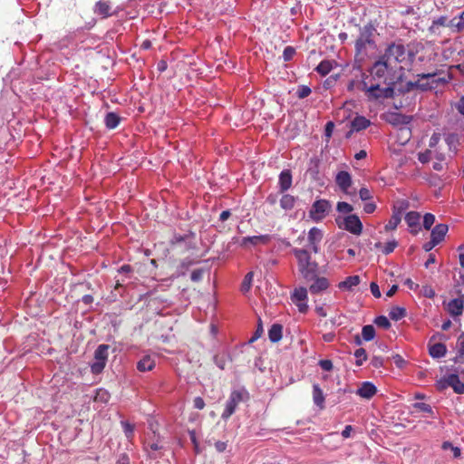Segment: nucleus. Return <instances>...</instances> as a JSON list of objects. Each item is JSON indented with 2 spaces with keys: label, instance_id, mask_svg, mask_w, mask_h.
I'll list each match as a JSON object with an SVG mask.
<instances>
[{
  "label": "nucleus",
  "instance_id": "f257e3e1",
  "mask_svg": "<svg viewBox=\"0 0 464 464\" xmlns=\"http://www.w3.org/2000/svg\"><path fill=\"white\" fill-rule=\"evenodd\" d=\"M396 70L379 58L370 70L371 80L384 85H395Z\"/></svg>",
  "mask_w": 464,
  "mask_h": 464
},
{
  "label": "nucleus",
  "instance_id": "f03ea898",
  "mask_svg": "<svg viewBox=\"0 0 464 464\" xmlns=\"http://www.w3.org/2000/svg\"><path fill=\"white\" fill-rule=\"evenodd\" d=\"M298 262V270L305 280L314 279L318 273V264L313 261L307 249L293 250Z\"/></svg>",
  "mask_w": 464,
  "mask_h": 464
},
{
  "label": "nucleus",
  "instance_id": "7ed1b4c3",
  "mask_svg": "<svg viewBox=\"0 0 464 464\" xmlns=\"http://www.w3.org/2000/svg\"><path fill=\"white\" fill-rule=\"evenodd\" d=\"M375 29L372 25H365L360 30V35L355 42V55L363 59L369 50L375 49L373 39Z\"/></svg>",
  "mask_w": 464,
  "mask_h": 464
},
{
  "label": "nucleus",
  "instance_id": "20e7f679",
  "mask_svg": "<svg viewBox=\"0 0 464 464\" xmlns=\"http://www.w3.org/2000/svg\"><path fill=\"white\" fill-rule=\"evenodd\" d=\"M361 89L365 92L368 100L376 101L379 99H389L394 95V86L386 85L382 87L383 83L371 82L370 83L366 81H362L361 83Z\"/></svg>",
  "mask_w": 464,
  "mask_h": 464
},
{
  "label": "nucleus",
  "instance_id": "39448f33",
  "mask_svg": "<svg viewBox=\"0 0 464 464\" xmlns=\"http://www.w3.org/2000/svg\"><path fill=\"white\" fill-rule=\"evenodd\" d=\"M439 72L435 71L429 73H420L418 77V90L427 92L437 88L439 85H443L450 81V76L438 77Z\"/></svg>",
  "mask_w": 464,
  "mask_h": 464
},
{
  "label": "nucleus",
  "instance_id": "423d86ee",
  "mask_svg": "<svg viewBox=\"0 0 464 464\" xmlns=\"http://www.w3.org/2000/svg\"><path fill=\"white\" fill-rule=\"evenodd\" d=\"M405 53L406 51L403 44H392L386 48L384 53L380 56V59L396 70L398 64L404 61Z\"/></svg>",
  "mask_w": 464,
  "mask_h": 464
},
{
  "label": "nucleus",
  "instance_id": "0eeeda50",
  "mask_svg": "<svg viewBox=\"0 0 464 464\" xmlns=\"http://www.w3.org/2000/svg\"><path fill=\"white\" fill-rule=\"evenodd\" d=\"M110 346L108 344H100L94 352L95 362L91 364V370L93 374L101 373L106 366Z\"/></svg>",
  "mask_w": 464,
  "mask_h": 464
},
{
  "label": "nucleus",
  "instance_id": "6e6552de",
  "mask_svg": "<svg viewBox=\"0 0 464 464\" xmlns=\"http://www.w3.org/2000/svg\"><path fill=\"white\" fill-rule=\"evenodd\" d=\"M331 209V204L326 199L315 200L311 209L309 210V217L315 222L322 221Z\"/></svg>",
  "mask_w": 464,
  "mask_h": 464
},
{
  "label": "nucleus",
  "instance_id": "1a4fd4ad",
  "mask_svg": "<svg viewBox=\"0 0 464 464\" xmlns=\"http://www.w3.org/2000/svg\"><path fill=\"white\" fill-rule=\"evenodd\" d=\"M243 401V394L240 391L231 392L227 401L226 408L221 415L223 420H227L235 411L237 405Z\"/></svg>",
  "mask_w": 464,
  "mask_h": 464
},
{
  "label": "nucleus",
  "instance_id": "9d476101",
  "mask_svg": "<svg viewBox=\"0 0 464 464\" xmlns=\"http://www.w3.org/2000/svg\"><path fill=\"white\" fill-rule=\"evenodd\" d=\"M339 227L356 236L362 234L363 227L359 217L354 214L345 217L343 218V225H339Z\"/></svg>",
  "mask_w": 464,
  "mask_h": 464
},
{
  "label": "nucleus",
  "instance_id": "9b49d317",
  "mask_svg": "<svg viewBox=\"0 0 464 464\" xmlns=\"http://www.w3.org/2000/svg\"><path fill=\"white\" fill-rule=\"evenodd\" d=\"M308 243L309 247L314 253H318L319 251V244L323 239V232L318 227H312L308 232Z\"/></svg>",
  "mask_w": 464,
  "mask_h": 464
},
{
  "label": "nucleus",
  "instance_id": "f8f14e48",
  "mask_svg": "<svg viewBox=\"0 0 464 464\" xmlns=\"http://www.w3.org/2000/svg\"><path fill=\"white\" fill-rule=\"evenodd\" d=\"M420 215L417 211H410L405 216V222L411 228V233L417 235L420 230Z\"/></svg>",
  "mask_w": 464,
  "mask_h": 464
},
{
  "label": "nucleus",
  "instance_id": "ddd939ff",
  "mask_svg": "<svg viewBox=\"0 0 464 464\" xmlns=\"http://www.w3.org/2000/svg\"><path fill=\"white\" fill-rule=\"evenodd\" d=\"M335 182L343 192L348 193V188L352 185V177L349 172L342 170L337 173Z\"/></svg>",
  "mask_w": 464,
  "mask_h": 464
},
{
  "label": "nucleus",
  "instance_id": "4468645a",
  "mask_svg": "<svg viewBox=\"0 0 464 464\" xmlns=\"http://www.w3.org/2000/svg\"><path fill=\"white\" fill-rule=\"evenodd\" d=\"M464 310L463 296L450 300L447 304V311L452 316L461 315Z\"/></svg>",
  "mask_w": 464,
  "mask_h": 464
},
{
  "label": "nucleus",
  "instance_id": "2eb2a0df",
  "mask_svg": "<svg viewBox=\"0 0 464 464\" xmlns=\"http://www.w3.org/2000/svg\"><path fill=\"white\" fill-rule=\"evenodd\" d=\"M292 182L293 178L290 169H284L281 171L278 179L279 192L285 193L287 191L291 188Z\"/></svg>",
  "mask_w": 464,
  "mask_h": 464
},
{
  "label": "nucleus",
  "instance_id": "dca6fc26",
  "mask_svg": "<svg viewBox=\"0 0 464 464\" xmlns=\"http://www.w3.org/2000/svg\"><path fill=\"white\" fill-rule=\"evenodd\" d=\"M309 281H314L313 284L309 286V291L313 295H317L329 287V282L327 278L319 277L317 275L314 279H310Z\"/></svg>",
  "mask_w": 464,
  "mask_h": 464
},
{
  "label": "nucleus",
  "instance_id": "f3484780",
  "mask_svg": "<svg viewBox=\"0 0 464 464\" xmlns=\"http://www.w3.org/2000/svg\"><path fill=\"white\" fill-rule=\"evenodd\" d=\"M111 6L108 0H99L95 3L93 12L101 15L102 18H107L111 15Z\"/></svg>",
  "mask_w": 464,
  "mask_h": 464
},
{
  "label": "nucleus",
  "instance_id": "a211bd4d",
  "mask_svg": "<svg viewBox=\"0 0 464 464\" xmlns=\"http://www.w3.org/2000/svg\"><path fill=\"white\" fill-rule=\"evenodd\" d=\"M377 392L375 385L370 382H362V386L358 389L357 394L364 399H371Z\"/></svg>",
  "mask_w": 464,
  "mask_h": 464
},
{
  "label": "nucleus",
  "instance_id": "6ab92c4d",
  "mask_svg": "<svg viewBox=\"0 0 464 464\" xmlns=\"http://www.w3.org/2000/svg\"><path fill=\"white\" fill-rule=\"evenodd\" d=\"M449 230V227L446 224H438L436 225L430 233V238L440 244L443 241L447 232Z\"/></svg>",
  "mask_w": 464,
  "mask_h": 464
},
{
  "label": "nucleus",
  "instance_id": "aec40b11",
  "mask_svg": "<svg viewBox=\"0 0 464 464\" xmlns=\"http://www.w3.org/2000/svg\"><path fill=\"white\" fill-rule=\"evenodd\" d=\"M370 125H371L370 120H368L364 116L357 115L351 121V131L350 132L363 130L367 129Z\"/></svg>",
  "mask_w": 464,
  "mask_h": 464
},
{
  "label": "nucleus",
  "instance_id": "412c9836",
  "mask_svg": "<svg viewBox=\"0 0 464 464\" xmlns=\"http://www.w3.org/2000/svg\"><path fill=\"white\" fill-rule=\"evenodd\" d=\"M155 365V360L150 355H145L137 362V369L143 372L153 370Z\"/></svg>",
  "mask_w": 464,
  "mask_h": 464
},
{
  "label": "nucleus",
  "instance_id": "4be33fe9",
  "mask_svg": "<svg viewBox=\"0 0 464 464\" xmlns=\"http://www.w3.org/2000/svg\"><path fill=\"white\" fill-rule=\"evenodd\" d=\"M448 384L458 394L464 393V383L459 380L457 374H450L448 376Z\"/></svg>",
  "mask_w": 464,
  "mask_h": 464
},
{
  "label": "nucleus",
  "instance_id": "5701e85b",
  "mask_svg": "<svg viewBox=\"0 0 464 464\" xmlns=\"http://www.w3.org/2000/svg\"><path fill=\"white\" fill-rule=\"evenodd\" d=\"M361 282L359 276H351L345 278V280L338 284V287L342 290L351 291L353 287L358 285Z\"/></svg>",
  "mask_w": 464,
  "mask_h": 464
},
{
  "label": "nucleus",
  "instance_id": "b1692460",
  "mask_svg": "<svg viewBox=\"0 0 464 464\" xmlns=\"http://www.w3.org/2000/svg\"><path fill=\"white\" fill-rule=\"evenodd\" d=\"M282 194L283 195L279 200L281 208L285 211L292 210L295 208L296 198L290 194H286L285 192Z\"/></svg>",
  "mask_w": 464,
  "mask_h": 464
},
{
  "label": "nucleus",
  "instance_id": "393cba45",
  "mask_svg": "<svg viewBox=\"0 0 464 464\" xmlns=\"http://www.w3.org/2000/svg\"><path fill=\"white\" fill-rule=\"evenodd\" d=\"M313 401L321 410L324 409V395L318 384L313 385Z\"/></svg>",
  "mask_w": 464,
  "mask_h": 464
},
{
  "label": "nucleus",
  "instance_id": "a878e982",
  "mask_svg": "<svg viewBox=\"0 0 464 464\" xmlns=\"http://www.w3.org/2000/svg\"><path fill=\"white\" fill-rule=\"evenodd\" d=\"M411 137V130L407 125L401 126L397 130V140L400 144H406Z\"/></svg>",
  "mask_w": 464,
  "mask_h": 464
},
{
  "label": "nucleus",
  "instance_id": "bb28decb",
  "mask_svg": "<svg viewBox=\"0 0 464 464\" xmlns=\"http://www.w3.org/2000/svg\"><path fill=\"white\" fill-rule=\"evenodd\" d=\"M283 336V326L279 324H274L269 331L268 337L272 343H277L282 339Z\"/></svg>",
  "mask_w": 464,
  "mask_h": 464
},
{
  "label": "nucleus",
  "instance_id": "cd10ccee",
  "mask_svg": "<svg viewBox=\"0 0 464 464\" xmlns=\"http://www.w3.org/2000/svg\"><path fill=\"white\" fill-rule=\"evenodd\" d=\"M447 353L446 345L441 343H437L430 346L429 353L432 358H441Z\"/></svg>",
  "mask_w": 464,
  "mask_h": 464
},
{
  "label": "nucleus",
  "instance_id": "c85d7f7f",
  "mask_svg": "<svg viewBox=\"0 0 464 464\" xmlns=\"http://www.w3.org/2000/svg\"><path fill=\"white\" fill-rule=\"evenodd\" d=\"M410 208V202L407 199L401 198L394 202L392 207L393 214L402 217V214Z\"/></svg>",
  "mask_w": 464,
  "mask_h": 464
},
{
  "label": "nucleus",
  "instance_id": "c756f323",
  "mask_svg": "<svg viewBox=\"0 0 464 464\" xmlns=\"http://www.w3.org/2000/svg\"><path fill=\"white\" fill-rule=\"evenodd\" d=\"M121 121V118L115 112H108L105 116L104 122L108 129H115Z\"/></svg>",
  "mask_w": 464,
  "mask_h": 464
},
{
  "label": "nucleus",
  "instance_id": "7c9ffc66",
  "mask_svg": "<svg viewBox=\"0 0 464 464\" xmlns=\"http://www.w3.org/2000/svg\"><path fill=\"white\" fill-rule=\"evenodd\" d=\"M375 337V329L372 324L364 325L362 329V338L365 342H370Z\"/></svg>",
  "mask_w": 464,
  "mask_h": 464
},
{
  "label": "nucleus",
  "instance_id": "2f4dec72",
  "mask_svg": "<svg viewBox=\"0 0 464 464\" xmlns=\"http://www.w3.org/2000/svg\"><path fill=\"white\" fill-rule=\"evenodd\" d=\"M389 316L392 320L399 321L406 316V310L403 307L394 306L390 310Z\"/></svg>",
  "mask_w": 464,
  "mask_h": 464
},
{
  "label": "nucleus",
  "instance_id": "473e14b6",
  "mask_svg": "<svg viewBox=\"0 0 464 464\" xmlns=\"http://www.w3.org/2000/svg\"><path fill=\"white\" fill-rule=\"evenodd\" d=\"M333 69V63L331 61L324 60L316 67V72L323 76L328 74Z\"/></svg>",
  "mask_w": 464,
  "mask_h": 464
},
{
  "label": "nucleus",
  "instance_id": "72a5a7b5",
  "mask_svg": "<svg viewBox=\"0 0 464 464\" xmlns=\"http://www.w3.org/2000/svg\"><path fill=\"white\" fill-rule=\"evenodd\" d=\"M387 121L392 125L401 124V126L406 125L408 123V121H406V117L398 113L390 114L387 118Z\"/></svg>",
  "mask_w": 464,
  "mask_h": 464
},
{
  "label": "nucleus",
  "instance_id": "f704fd0d",
  "mask_svg": "<svg viewBox=\"0 0 464 464\" xmlns=\"http://www.w3.org/2000/svg\"><path fill=\"white\" fill-rule=\"evenodd\" d=\"M268 239L267 236H254V237H246L242 240V246H246L247 243L252 245H257L259 243H265Z\"/></svg>",
  "mask_w": 464,
  "mask_h": 464
},
{
  "label": "nucleus",
  "instance_id": "c9c22d12",
  "mask_svg": "<svg viewBox=\"0 0 464 464\" xmlns=\"http://www.w3.org/2000/svg\"><path fill=\"white\" fill-rule=\"evenodd\" d=\"M307 299V290L306 288L301 287L299 289H295L292 295V300L294 303L303 302Z\"/></svg>",
  "mask_w": 464,
  "mask_h": 464
},
{
  "label": "nucleus",
  "instance_id": "e433bc0d",
  "mask_svg": "<svg viewBox=\"0 0 464 464\" xmlns=\"http://www.w3.org/2000/svg\"><path fill=\"white\" fill-rule=\"evenodd\" d=\"M448 27L451 29L453 33H462L464 32V24L459 22L458 17L452 18L447 24Z\"/></svg>",
  "mask_w": 464,
  "mask_h": 464
},
{
  "label": "nucleus",
  "instance_id": "4c0bfd02",
  "mask_svg": "<svg viewBox=\"0 0 464 464\" xmlns=\"http://www.w3.org/2000/svg\"><path fill=\"white\" fill-rule=\"evenodd\" d=\"M401 221V217L392 213L389 222L385 225V230L389 231L396 229Z\"/></svg>",
  "mask_w": 464,
  "mask_h": 464
},
{
  "label": "nucleus",
  "instance_id": "58836bf2",
  "mask_svg": "<svg viewBox=\"0 0 464 464\" xmlns=\"http://www.w3.org/2000/svg\"><path fill=\"white\" fill-rule=\"evenodd\" d=\"M354 356L356 358L355 364L357 366L362 365V363L367 360V353L363 348H359L354 352Z\"/></svg>",
  "mask_w": 464,
  "mask_h": 464
},
{
  "label": "nucleus",
  "instance_id": "ea45409f",
  "mask_svg": "<svg viewBox=\"0 0 464 464\" xmlns=\"http://www.w3.org/2000/svg\"><path fill=\"white\" fill-rule=\"evenodd\" d=\"M252 280H253V273L249 272L245 276L244 280L241 284V291L243 293H246L249 291V289L251 288Z\"/></svg>",
  "mask_w": 464,
  "mask_h": 464
},
{
  "label": "nucleus",
  "instance_id": "a19ab883",
  "mask_svg": "<svg viewBox=\"0 0 464 464\" xmlns=\"http://www.w3.org/2000/svg\"><path fill=\"white\" fill-rule=\"evenodd\" d=\"M373 322L378 327L383 329H389L392 325L389 319L384 315L377 316Z\"/></svg>",
  "mask_w": 464,
  "mask_h": 464
},
{
  "label": "nucleus",
  "instance_id": "79ce46f5",
  "mask_svg": "<svg viewBox=\"0 0 464 464\" xmlns=\"http://www.w3.org/2000/svg\"><path fill=\"white\" fill-rule=\"evenodd\" d=\"M110 393L104 389H99L96 392L94 400L96 401L107 402L110 400Z\"/></svg>",
  "mask_w": 464,
  "mask_h": 464
},
{
  "label": "nucleus",
  "instance_id": "37998d69",
  "mask_svg": "<svg viewBox=\"0 0 464 464\" xmlns=\"http://www.w3.org/2000/svg\"><path fill=\"white\" fill-rule=\"evenodd\" d=\"M435 222V216L431 213H426L423 217V227L430 230Z\"/></svg>",
  "mask_w": 464,
  "mask_h": 464
},
{
  "label": "nucleus",
  "instance_id": "c03bdc74",
  "mask_svg": "<svg viewBox=\"0 0 464 464\" xmlns=\"http://www.w3.org/2000/svg\"><path fill=\"white\" fill-rule=\"evenodd\" d=\"M336 209L341 213H351L353 210V208L347 202H338Z\"/></svg>",
  "mask_w": 464,
  "mask_h": 464
},
{
  "label": "nucleus",
  "instance_id": "a18cd8bd",
  "mask_svg": "<svg viewBox=\"0 0 464 464\" xmlns=\"http://www.w3.org/2000/svg\"><path fill=\"white\" fill-rule=\"evenodd\" d=\"M311 89L306 85H301L297 90V97L299 99L306 98L311 94Z\"/></svg>",
  "mask_w": 464,
  "mask_h": 464
},
{
  "label": "nucleus",
  "instance_id": "49530a36",
  "mask_svg": "<svg viewBox=\"0 0 464 464\" xmlns=\"http://www.w3.org/2000/svg\"><path fill=\"white\" fill-rule=\"evenodd\" d=\"M124 433L128 439L132 438L134 432V426L127 421L121 422Z\"/></svg>",
  "mask_w": 464,
  "mask_h": 464
},
{
  "label": "nucleus",
  "instance_id": "de8ad7c7",
  "mask_svg": "<svg viewBox=\"0 0 464 464\" xmlns=\"http://www.w3.org/2000/svg\"><path fill=\"white\" fill-rule=\"evenodd\" d=\"M295 53V50L294 47L292 46H286L283 52V57H284V60L286 62V61H290L294 55Z\"/></svg>",
  "mask_w": 464,
  "mask_h": 464
},
{
  "label": "nucleus",
  "instance_id": "09e8293b",
  "mask_svg": "<svg viewBox=\"0 0 464 464\" xmlns=\"http://www.w3.org/2000/svg\"><path fill=\"white\" fill-rule=\"evenodd\" d=\"M397 246H398V243L395 240L387 242L382 249V253L385 255H389L392 252H393V250L396 248Z\"/></svg>",
  "mask_w": 464,
  "mask_h": 464
},
{
  "label": "nucleus",
  "instance_id": "8fccbe9b",
  "mask_svg": "<svg viewBox=\"0 0 464 464\" xmlns=\"http://www.w3.org/2000/svg\"><path fill=\"white\" fill-rule=\"evenodd\" d=\"M447 17L446 16H440L439 18L433 20L432 24L430 26V30H433L436 26H447Z\"/></svg>",
  "mask_w": 464,
  "mask_h": 464
},
{
  "label": "nucleus",
  "instance_id": "3c124183",
  "mask_svg": "<svg viewBox=\"0 0 464 464\" xmlns=\"http://www.w3.org/2000/svg\"><path fill=\"white\" fill-rule=\"evenodd\" d=\"M430 150H426L425 151L418 154V160L423 164L428 163L430 160Z\"/></svg>",
  "mask_w": 464,
  "mask_h": 464
},
{
  "label": "nucleus",
  "instance_id": "603ef678",
  "mask_svg": "<svg viewBox=\"0 0 464 464\" xmlns=\"http://www.w3.org/2000/svg\"><path fill=\"white\" fill-rule=\"evenodd\" d=\"M414 407L418 410H420V411H423V412H427V413H430L432 414L433 413V411L430 407V405L427 404V403H424V402H417L414 404Z\"/></svg>",
  "mask_w": 464,
  "mask_h": 464
},
{
  "label": "nucleus",
  "instance_id": "864d4df0",
  "mask_svg": "<svg viewBox=\"0 0 464 464\" xmlns=\"http://www.w3.org/2000/svg\"><path fill=\"white\" fill-rule=\"evenodd\" d=\"M359 196L362 201L369 200L372 198L371 191L367 188H362L359 190Z\"/></svg>",
  "mask_w": 464,
  "mask_h": 464
},
{
  "label": "nucleus",
  "instance_id": "5fc2aeb1",
  "mask_svg": "<svg viewBox=\"0 0 464 464\" xmlns=\"http://www.w3.org/2000/svg\"><path fill=\"white\" fill-rule=\"evenodd\" d=\"M263 334V325H262V322H261V319L258 320V325H257V328L254 334V335L251 337L250 339V343H253L255 342L256 340H257Z\"/></svg>",
  "mask_w": 464,
  "mask_h": 464
},
{
  "label": "nucleus",
  "instance_id": "6e6d98bb",
  "mask_svg": "<svg viewBox=\"0 0 464 464\" xmlns=\"http://www.w3.org/2000/svg\"><path fill=\"white\" fill-rule=\"evenodd\" d=\"M203 269H195L192 271L190 278L193 282H198L202 279Z\"/></svg>",
  "mask_w": 464,
  "mask_h": 464
},
{
  "label": "nucleus",
  "instance_id": "4d7b16f0",
  "mask_svg": "<svg viewBox=\"0 0 464 464\" xmlns=\"http://www.w3.org/2000/svg\"><path fill=\"white\" fill-rule=\"evenodd\" d=\"M320 367L326 372H330L333 369V362L331 360H320Z\"/></svg>",
  "mask_w": 464,
  "mask_h": 464
},
{
  "label": "nucleus",
  "instance_id": "13d9d810",
  "mask_svg": "<svg viewBox=\"0 0 464 464\" xmlns=\"http://www.w3.org/2000/svg\"><path fill=\"white\" fill-rule=\"evenodd\" d=\"M370 289H371V293L372 294V295L376 298H380L381 297V291H380V288H379V285L375 283V282H372L371 285H370Z\"/></svg>",
  "mask_w": 464,
  "mask_h": 464
},
{
  "label": "nucleus",
  "instance_id": "bf43d9fd",
  "mask_svg": "<svg viewBox=\"0 0 464 464\" xmlns=\"http://www.w3.org/2000/svg\"><path fill=\"white\" fill-rule=\"evenodd\" d=\"M440 140V133H433L429 141V147L434 148Z\"/></svg>",
  "mask_w": 464,
  "mask_h": 464
},
{
  "label": "nucleus",
  "instance_id": "052dcab7",
  "mask_svg": "<svg viewBox=\"0 0 464 464\" xmlns=\"http://www.w3.org/2000/svg\"><path fill=\"white\" fill-rule=\"evenodd\" d=\"M371 364L374 368H380L383 365V359L381 356H373L371 360Z\"/></svg>",
  "mask_w": 464,
  "mask_h": 464
},
{
  "label": "nucleus",
  "instance_id": "680f3d73",
  "mask_svg": "<svg viewBox=\"0 0 464 464\" xmlns=\"http://www.w3.org/2000/svg\"><path fill=\"white\" fill-rule=\"evenodd\" d=\"M307 173L311 176L312 179H317L319 175V169L317 163L314 164L313 168H309Z\"/></svg>",
  "mask_w": 464,
  "mask_h": 464
},
{
  "label": "nucleus",
  "instance_id": "e2e57ef3",
  "mask_svg": "<svg viewBox=\"0 0 464 464\" xmlns=\"http://www.w3.org/2000/svg\"><path fill=\"white\" fill-rule=\"evenodd\" d=\"M194 407L198 410H202L205 407V401L201 397H196L193 401Z\"/></svg>",
  "mask_w": 464,
  "mask_h": 464
},
{
  "label": "nucleus",
  "instance_id": "0e129e2a",
  "mask_svg": "<svg viewBox=\"0 0 464 464\" xmlns=\"http://www.w3.org/2000/svg\"><path fill=\"white\" fill-rule=\"evenodd\" d=\"M376 209V205L373 202H369L364 204L363 206V211L367 214L373 213Z\"/></svg>",
  "mask_w": 464,
  "mask_h": 464
},
{
  "label": "nucleus",
  "instance_id": "69168bd1",
  "mask_svg": "<svg viewBox=\"0 0 464 464\" xmlns=\"http://www.w3.org/2000/svg\"><path fill=\"white\" fill-rule=\"evenodd\" d=\"M459 352L461 355L464 354V333H462L458 338Z\"/></svg>",
  "mask_w": 464,
  "mask_h": 464
},
{
  "label": "nucleus",
  "instance_id": "338daca9",
  "mask_svg": "<svg viewBox=\"0 0 464 464\" xmlns=\"http://www.w3.org/2000/svg\"><path fill=\"white\" fill-rule=\"evenodd\" d=\"M116 464H130V458L127 454L123 453L120 455Z\"/></svg>",
  "mask_w": 464,
  "mask_h": 464
},
{
  "label": "nucleus",
  "instance_id": "774afa93",
  "mask_svg": "<svg viewBox=\"0 0 464 464\" xmlns=\"http://www.w3.org/2000/svg\"><path fill=\"white\" fill-rule=\"evenodd\" d=\"M456 109L458 111L464 116V96L460 98V100L456 104Z\"/></svg>",
  "mask_w": 464,
  "mask_h": 464
}]
</instances>
